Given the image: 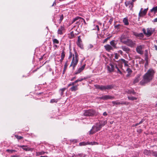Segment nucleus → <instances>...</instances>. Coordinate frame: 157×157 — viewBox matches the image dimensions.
<instances>
[{"instance_id":"nucleus-1","label":"nucleus","mask_w":157,"mask_h":157,"mask_svg":"<svg viewBox=\"0 0 157 157\" xmlns=\"http://www.w3.org/2000/svg\"><path fill=\"white\" fill-rule=\"evenodd\" d=\"M154 72L152 69H150L144 75L143 79L140 82V84L144 85L150 82L153 78Z\"/></svg>"},{"instance_id":"nucleus-2","label":"nucleus","mask_w":157,"mask_h":157,"mask_svg":"<svg viewBox=\"0 0 157 157\" xmlns=\"http://www.w3.org/2000/svg\"><path fill=\"white\" fill-rule=\"evenodd\" d=\"M73 56L70 67H72L73 69H74L77 65L78 61V55L76 51H75L74 53L73 54L71 51L69 52V55L68 59H70Z\"/></svg>"},{"instance_id":"nucleus-3","label":"nucleus","mask_w":157,"mask_h":157,"mask_svg":"<svg viewBox=\"0 0 157 157\" xmlns=\"http://www.w3.org/2000/svg\"><path fill=\"white\" fill-rule=\"evenodd\" d=\"M119 66V62L117 61H114L113 62L110 63L109 64V66H107V68L109 71L112 72L114 71L115 67L117 70V72L120 74H121L122 72L120 70L118 67Z\"/></svg>"},{"instance_id":"nucleus-4","label":"nucleus","mask_w":157,"mask_h":157,"mask_svg":"<svg viewBox=\"0 0 157 157\" xmlns=\"http://www.w3.org/2000/svg\"><path fill=\"white\" fill-rule=\"evenodd\" d=\"M106 123V121L103 122V123L101 124H97L93 126L92 128L89 132V134H92L97 132Z\"/></svg>"},{"instance_id":"nucleus-5","label":"nucleus","mask_w":157,"mask_h":157,"mask_svg":"<svg viewBox=\"0 0 157 157\" xmlns=\"http://www.w3.org/2000/svg\"><path fill=\"white\" fill-rule=\"evenodd\" d=\"M96 114V112L92 109L85 110L83 113L84 115L86 116H92Z\"/></svg>"},{"instance_id":"nucleus-6","label":"nucleus","mask_w":157,"mask_h":157,"mask_svg":"<svg viewBox=\"0 0 157 157\" xmlns=\"http://www.w3.org/2000/svg\"><path fill=\"white\" fill-rule=\"evenodd\" d=\"M97 98L99 99L107 100L114 99V97L110 95H103L101 97H98Z\"/></svg>"},{"instance_id":"nucleus-7","label":"nucleus","mask_w":157,"mask_h":157,"mask_svg":"<svg viewBox=\"0 0 157 157\" xmlns=\"http://www.w3.org/2000/svg\"><path fill=\"white\" fill-rule=\"evenodd\" d=\"M144 45H138L136 48V51L139 54L142 55L144 53Z\"/></svg>"},{"instance_id":"nucleus-8","label":"nucleus","mask_w":157,"mask_h":157,"mask_svg":"<svg viewBox=\"0 0 157 157\" xmlns=\"http://www.w3.org/2000/svg\"><path fill=\"white\" fill-rule=\"evenodd\" d=\"M135 1V0L126 1L125 2V5L126 6H128L130 9H132L133 6V2Z\"/></svg>"},{"instance_id":"nucleus-9","label":"nucleus","mask_w":157,"mask_h":157,"mask_svg":"<svg viewBox=\"0 0 157 157\" xmlns=\"http://www.w3.org/2000/svg\"><path fill=\"white\" fill-rule=\"evenodd\" d=\"M114 87L113 85H109L107 86H102L101 85L100 90H109L113 88Z\"/></svg>"},{"instance_id":"nucleus-10","label":"nucleus","mask_w":157,"mask_h":157,"mask_svg":"<svg viewBox=\"0 0 157 157\" xmlns=\"http://www.w3.org/2000/svg\"><path fill=\"white\" fill-rule=\"evenodd\" d=\"M147 31L146 35L150 36L153 33L155 30L151 28H148L147 29Z\"/></svg>"},{"instance_id":"nucleus-11","label":"nucleus","mask_w":157,"mask_h":157,"mask_svg":"<svg viewBox=\"0 0 157 157\" xmlns=\"http://www.w3.org/2000/svg\"><path fill=\"white\" fill-rule=\"evenodd\" d=\"M142 10L143 9L141 8L139 14V16L140 17H142L146 14L148 10V8L145 9L143 11H142Z\"/></svg>"},{"instance_id":"nucleus-12","label":"nucleus","mask_w":157,"mask_h":157,"mask_svg":"<svg viewBox=\"0 0 157 157\" xmlns=\"http://www.w3.org/2000/svg\"><path fill=\"white\" fill-rule=\"evenodd\" d=\"M127 45L131 47H134L136 45V43L135 41H133L130 40H128V42Z\"/></svg>"},{"instance_id":"nucleus-13","label":"nucleus","mask_w":157,"mask_h":157,"mask_svg":"<svg viewBox=\"0 0 157 157\" xmlns=\"http://www.w3.org/2000/svg\"><path fill=\"white\" fill-rule=\"evenodd\" d=\"M77 44L78 46L80 47L81 48H83V46L82 43V41L80 38V36L78 37V41L77 43Z\"/></svg>"},{"instance_id":"nucleus-14","label":"nucleus","mask_w":157,"mask_h":157,"mask_svg":"<svg viewBox=\"0 0 157 157\" xmlns=\"http://www.w3.org/2000/svg\"><path fill=\"white\" fill-rule=\"evenodd\" d=\"M112 103L113 104V106L114 105H126V102H121L119 101L118 100L116 101H112Z\"/></svg>"},{"instance_id":"nucleus-15","label":"nucleus","mask_w":157,"mask_h":157,"mask_svg":"<svg viewBox=\"0 0 157 157\" xmlns=\"http://www.w3.org/2000/svg\"><path fill=\"white\" fill-rule=\"evenodd\" d=\"M64 30V27L63 26H61L58 30V33L59 34L62 35Z\"/></svg>"},{"instance_id":"nucleus-16","label":"nucleus","mask_w":157,"mask_h":157,"mask_svg":"<svg viewBox=\"0 0 157 157\" xmlns=\"http://www.w3.org/2000/svg\"><path fill=\"white\" fill-rule=\"evenodd\" d=\"M104 48L105 50L108 52L113 49V47L109 44H107L104 46Z\"/></svg>"},{"instance_id":"nucleus-17","label":"nucleus","mask_w":157,"mask_h":157,"mask_svg":"<svg viewBox=\"0 0 157 157\" xmlns=\"http://www.w3.org/2000/svg\"><path fill=\"white\" fill-rule=\"evenodd\" d=\"M85 64H84L82 65L81 67L79 68L77 71L75 72L76 74H78L80 73L85 68Z\"/></svg>"},{"instance_id":"nucleus-18","label":"nucleus","mask_w":157,"mask_h":157,"mask_svg":"<svg viewBox=\"0 0 157 157\" xmlns=\"http://www.w3.org/2000/svg\"><path fill=\"white\" fill-rule=\"evenodd\" d=\"M78 20H79V21H82L83 20V22H84V23H85V24H86V22L85 21V20H84V19H83L81 17H75V18L73 19V20L72 21V22L73 23V22H75L76 21Z\"/></svg>"},{"instance_id":"nucleus-19","label":"nucleus","mask_w":157,"mask_h":157,"mask_svg":"<svg viewBox=\"0 0 157 157\" xmlns=\"http://www.w3.org/2000/svg\"><path fill=\"white\" fill-rule=\"evenodd\" d=\"M18 147H21L22 148L25 150V151H29L31 150V148L28 147L27 146L22 145V146H18Z\"/></svg>"},{"instance_id":"nucleus-20","label":"nucleus","mask_w":157,"mask_h":157,"mask_svg":"<svg viewBox=\"0 0 157 157\" xmlns=\"http://www.w3.org/2000/svg\"><path fill=\"white\" fill-rule=\"evenodd\" d=\"M92 142H81V143H80L79 144V145L80 146H85L86 145L88 144H92Z\"/></svg>"},{"instance_id":"nucleus-21","label":"nucleus","mask_w":157,"mask_h":157,"mask_svg":"<svg viewBox=\"0 0 157 157\" xmlns=\"http://www.w3.org/2000/svg\"><path fill=\"white\" fill-rule=\"evenodd\" d=\"M121 49L127 53L129 52L130 51V49L127 47L125 46H122L121 47Z\"/></svg>"},{"instance_id":"nucleus-22","label":"nucleus","mask_w":157,"mask_h":157,"mask_svg":"<svg viewBox=\"0 0 157 157\" xmlns=\"http://www.w3.org/2000/svg\"><path fill=\"white\" fill-rule=\"evenodd\" d=\"M78 85L76 86H73L70 88V90L72 91H75L78 90Z\"/></svg>"},{"instance_id":"nucleus-23","label":"nucleus","mask_w":157,"mask_h":157,"mask_svg":"<svg viewBox=\"0 0 157 157\" xmlns=\"http://www.w3.org/2000/svg\"><path fill=\"white\" fill-rule=\"evenodd\" d=\"M122 62L124 64V66L125 67H128V62L127 61H126L125 59H121Z\"/></svg>"},{"instance_id":"nucleus-24","label":"nucleus","mask_w":157,"mask_h":157,"mask_svg":"<svg viewBox=\"0 0 157 157\" xmlns=\"http://www.w3.org/2000/svg\"><path fill=\"white\" fill-rule=\"evenodd\" d=\"M110 44L112 46V47L114 48H116V44L115 43V40H113L110 42Z\"/></svg>"},{"instance_id":"nucleus-25","label":"nucleus","mask_w":157,"mask_h":157,"mask_svg":"<svg viewBox=\"0 0 157 157\" xmlns=\"http://www.w3.org/2000/svg\"><path fill=\"white\" fill-rule=\"evenodd\" d=\"M123 22L125 25H128L129 23L128 22V20L127 17L124 18L123 20Z\"/></svg>"},{"instance_id":"nucleus-26","label":"nucleus","mask_w":157,"mask_h":157,"mask_svg":"<svg viewBox=\"0 0 157 157\" xmlns=\"http://www.w3.org/2000/svg\"><path fill=\"white\" fill-rule=\"evenodd\" d=\"M6 151L8 152L9 154H12L13 153L17 152L16 150H10L9 149H7Z\"/></svg>"},{"instance_id":"nucleus-27","label":"nucleus","mask_w":157,"mask_h":157,"mask_svg":"<svg viewBox=\"0 0 157 157\" xmlns=\"http://www.w3.org/2000/svg\"><path fill=\"white\" fill-rule=\"evenodd\" d=\"M140 77L138 76L136 77L134 80L133 81V83H136L138 82L140 80Z\"/></svg>"},{"instance_id":"nucleus-28","label":"nucleus","mask_w":157,"mask_h":157,"mask_svg":"<svg viewBox=\"0 0 157 157\" xmlns=\"http://www.w3.org/2000/svg\"><path fill=\"white\" fill-rule=\"evenodd\" d=\"M134 35L136 36L137 37L143 38L144 37V35L142 33H136Z\"/></svg>"},{"instance_id":"nucleus-29","label":"nucleus","mask_w":157,"mask_h":157,"mask_svg":"<svg viewBox=\"0 0 157 157\" xmlns=\"http://www.w3.org/2000/svg\"><path fill=\"white\" fill-rule=\"evenodd\" d=\"M128 99L132 101L134 100H136L137 99V98H136L133 96H128Z\"/></svg>"},{"instance_id":"nucleus-30","label":"nucleus","mask_w":157,"mask_h":157,"mask_svg":"<svg viewBox=\"0 0 157 157\" xmlns=\"http://www.w3.org/2000/svg\"><path fill=\"white\" fill-rule=\"evenodd\" d=\"M151 12H154L155 13L156 12H157V6L153 8L151 10Z\"/></svg>"},{"instance_id":"nucleus-31","label":"nucleus","mask_w":157,"mask_h":157,"mask_svg":"<svg viewBox=\"0 0 157 157\" xmlns=\"http://www.w3.org/2000/svg\"><path fill=\"white\" fill-rule=\"evenodd\" d=\"M66 89V88H64L60 89L59 91L60 92L61 95L62 96L63 94V92Z\"/></svg>"},{"instance_id":"nucleus-32","label":"nucleus","mask_w":157,"mask_h":157,"mask_svg":"<svg viewBox=\"0 0 157 157\" xmlns=\"http://www.w3.org/2000/svg\"><path fill=\"white\" fill-rule=\"evenodd\" d=\"M128 39H127L126 40H124L122 38H121V42L127 45L128 42Z\"/></svg>"},{"instance_id":"nucleus-33","label":"nucleus","mask_w":157,"mask_h":157,"mask_svg":"<svg viewBox=\"0 0 157 157\" xmlns=\"http://www.w3.org/2000/svg\"><path fill=\"white\" fill-rule=\"evenodd\" d=\"M144 153L145 155H149L150 154V152L149 151L145 150L144 151Z\"/></svg>"},{"instance_id":"nucleus-34","label":"nucleus","mask_w":157,"mask_h":157,"mask_svg":"<svg viewBox=\"0 0 157 157\" xmlns=\"http://www.w3.org/2000/svg\"><path fill=\"white\" fill-rule=\"evenodd\" d=\"M53 44H58L59 43V41L56 39H54L52 40Z\"/></svg>"},{"instance_id":"nucleus-35","label":"nucleus","mask_w":157,"mask_h":157,"mask_svg":"<svg viewBox=\"0 0 157 157\" xmlns=\"http://www.w3.org/2000/svg\"><path fill=\"white\" fill-rule=\"evenodd\" d=\"M67 62L64 65V70H63V74H64L65 72V71L67 69Z\"/></svg>"},{"instance_id":"nucleus-36","label":"nucleus","mask_w":157,"mask_h":157,"mask_svg":"<svg viewBox=\"0 0 157 157\" xmlns=\"http://www.w3.org/2000/svg\"><path fill=\"white\" fill-rule=\"evenodd\" d=\"M65 56V54L64 51H63L61 54V58L62 59H64Z\"/></svg>"},{"instance_id":"nucleus-37","label":"nucleus","mask_w":157,"mask_h":157,"mask_svg":"<svg viewBox=\"0 0 157 157\" xmlns=\"http://www.w3.org/2000/svg\"><path fill=\"white\" fill-rule=\"evenodd\" d=\"M57 101H58V100L57 99H52L51 100L50 102L52 103H53L54 102H57Z\"/></svg>"},{"instance_id":"nucleus-38","label":"nucleus","mask_w":157,"mask_h":157,"mask_svg":"<svg viewBox=\"0 0 157 157\" xmlns=\"http://www.w3.org/2000/svg\"><path fill=\"white\" fill-rule=\"evenodd\" d=\"M110 38V37H107V38H105V40H104L103 43H105L107 42L108 40H109Z\"/></svg>"},{"instance_id":"nucleus-39","label":"nucleus","mask_w":157,"mask_h":157,"mask_svg":"<svg viewBox=\"0 0 157 157\" xmlns=\"http://www.w3.org/2000/svg\"><path fill=\"white\" fill-rule=\"evenodd\" d=\"M126 71L129 74H131L132 72V71L129 68H128Z\"/></svg>"},{"instance_id":"nucleus-40","label":"nucleus","mask_w":157,"mask_h":157,"mask_svg":"<svg viewBox=\"0 0 157 157\" xmlns=\"http://www.w3.org/2000/svg\"><path fill=\"white\" fill-rule=\"evenodd\" d=\"M15 137L17 139H18V140L21 139L23 138L22 137L20 136H19L18 135H15Z\"/></svg>"},{"instance_id":"nucleus-41","label":"nucleus","mask_w":157,"mask_h":157,"mask_svg":"<svg viewBox=\"0 0 157 157\" xmlns=\"http://www.w3.org/2000/svg\"><path fill=\"white\" fill-rule=\"evenodd\" d=\"M84 79L83 78H81L80 79H78L75 81V82H76V83L78 82H81Z\"/></svg>"},{"instance_id":"nucleus-42","label":"nucleus","mask_w":157,"mask_h":157,"mask_svg":"<svg viewBox=\"0 0 157 157\" xmlns=\"http://www.w3.org/2000/svg\"><path fill=\"white\" fill-rule=\"evenodd\" d=\"M95 87H96V88L98 89H100V88L101 86H100L99 85H95Z\"/></svg>"},{"instance_id":"nucleus-43","label":"nucleus","mask_w":157,"mask_h":157,"mask_svg":"<svg viewBox=\"0 0 157 157\" xmlns=\"http://www.w3.org/2000/svg\"><path fill=\"white\" fill-rule=\"evenodd\" d=\"M119 55L117 53H115V58L116 59H118L119 57Z\"/></svg>"},{"instance_id":"nucleus-44","label":"nucleus","mask_w":157,"mask_h":157,"mask_svg":"<svg viewBox=\"0 0 157 157\" xmlns=\"http://www.w3.org/2000/svg\"><path fill=\"white\" fill-rule=\"evenodd\" d=\"M45 153V152L42 151L41 152H39L38 154L39 155H42L44 154Z\"/></svg>"},{"instance_id":"nucleus-45","label":"nucleus","mask_w":157,"mask_h":157,"mask_svg":"<svg viewBox=\"0 0 157 157\" xmlns=\"http://www.w3.org/2000/svg\"><path fill=\"white\" fill-rule=\"evenodd\" d=\"M60 21L61 22L63 19V15H60Z\"/></svg>"},{"instance_id":"nucleus-46","label":"nucleus","mask_w":157,"mask_h":157,"mask_svg":"<svg viewBox=\"0 0 157 157\" xmlns=\"http://www.w3.org/2000/svg\"><path fill=\"white\" fill-rule=\"evenodd\" d=\"M120 26V25H115L114 27L116 29H118L119 28V27Z\"/></svg>"},{"instance_id":"nucleus-47","label":"nucleus","mask_w":157,"mask_h":157,"mask_svg":"<svg viewBox=\"0 0 157 157\" xmlns=\"http://www.w3.org/2000/svg\"><path fill=\"white\" fill-rule=\"evenodd\" d=\"M142 30H143V33H144L146 35L147 32H146V30L145 29H143Z\"/></svg>"},{"instance_id":"nucleus-48","label":"nucleus","mask_w":157,"mask_h":157,"mask_svg":"<svg viewBox=\"0 0 157 157\" xmlns=\"http://www.w3.org/2000/svg\"><path fill=\"white\" fill-rule=\"evenodd\" d=\"M144 119H142L141 121L139 123H138V124H141L144 121Z\"/></svg>"},{"instance_id":"nucleus-49","label":"nucleus","mask_w":157,"mask_h":157,"mask_svg":"<svg viewBox=\"0 0 157 157\" xmlns=\"http://www.w3.org/2000/svg\"><path fill=\"white\" fill-rule=\"evenodd\" d=\"M107 113H106V112H104L103 113V115L104 116H107Z\"/></svg>"},{"instance_id":"nucleus-50","label":"nucleus","mask_w":157,"mask_h":157,"mask_svg":"<svg viewBox=\"0 0 157 157\" xmlns=\"http://www.w3.org/2000/svg\"><path fill=\"white\" fill-rule=\"evenodd\" d=\"M96 27L97 28V30L98 31H99V26L98 25H96Z\"/></svg>"},{"instance_id":"nucleus-51","label":"nucleus","mask_w":157,"mask_h":157,"mask_svg":"<svg viewBox=\"0 0 157 157\" xmlns=\"http://www.w3.org/2000/svg\"><path fill=\"white\" fill-rule=\"evenodd\" d=\"M113 19H110V20H109V22L111 24V23H112V21H113Z\"/></svg>"},{"instance_id":"nucleus-52","label":"nucleus","mask_w":157,"mask_h":157,"mask_svg":"<svg viewBox=\"0 0 157 157\" xmlns=\"http://www.w3.org/2000/svg\"><path fill=\"white\" fill-rule=\"evenodd\" d=\"M75 78H76V77H73V78H72L71 79V81H73L74 79H75Z\"/></svg>"},{"instance_id":"nucleus-53","label":"nucleus","mask_w":157,"mask_h":157,"mask_svg":"<svg viewBox=\"0 0 157 157\" xmlns=\"http://www.w3.org/2000/svg\"><path fill=\"white\" fill-rule=\"evenodd\" d=\"M71 34L72 36L73 37L74 36V35L73 32H72L71 33Z\"/></svg>"},{"instance_id":"nucleus-54","label":"nucleus","mask_w":157,"mask_h":157,"mask_svg":"<svg viewBox=\"0 0 157 157\" xmlns=\"http://www.w3.org/2000/svg\"><path fill=\"white\" fill-rule=\"evenodd\" d=\"M119 53H120V54H122V53H123V52L122 51H121V50H120L119 51Z\"/></svg>"},{"instance_id":"nucleus-55","label":"nucleus","mask_w":157,"mask_h":157,"mask_svg":"<svg viewBox=\"0 0 157 157\" xmlns=\"http://www.w3.org/2000/svg\"><path fill=\"white\" fill-rule=\"evenodd\" d=\"M130 93H132L133 94H135V92L134 91H131Z\"/></svg>"},{"instance_id":"nucleus-56","label":"nucleus","mask_w":157,"mask_h":157,"mask_svg":"<svg viewBox=\"0 0 157 157\" xmlns=\"http://www.w3.org/2000/svg\"><path fill=\"white\" fill-rule=\"evenodd\" d=\"M19 157V156H18L16 155H13L12 156H11V157Z\"/></svg>"},{"instance_id":"nucleus-57","label":"nucleus","mask_w":157,"mask_h":157,"mask_svg":"<svg viewBox=\"0 0 157 157\" xmlns=\"http://www.w3.org/2000/svg\"><path fill=\"white\" fill-rule=\"evenodd\" d=\"M76 83V82H75V81L74 82H72L71 83L72 86H74V85Z\"/></svg>"},{"instance_id":"nucleus-58","label":"nucleus","mask_w":157,"mask_h":157,"mask_svg":"<svg viewBox=\"0 0 157 157\" xmlns=\"http://www.w3.org/2000/svg\"><path fill=\"white\" fill-rule=\"evenodd\" d=\"M154 22H157V18H156L154 19Z\"/></svg>"},{"instance_id":"nucleus-59","label":"nucleus","mask_w":157,"mask_h":157,"mask_svg":"<svg viewBox=\"0 0 157 157\" xmlns=\"http://www.w3.org/2000/svg\"><path fill=\"white\" fill-rule=\"evenodd\" d=\"M138 125H139V124H138V123H137L136 124H135V125H133V126H137Z\"/></svg>"},{"instance_id":"nucleus-60","label":"nucleus","mask_w":157,"mask_h":157,"mask_svg":"<svg viewBox=\"0 0 157 157\" xmlns=\"http://www.w3.org/2000/svg\"><path fill=\"white\" fill-rule=\"evenodd\" d=\"M154 155L155 156H157V153H154Z\"/></svg>"},{"instance_id":"nucleus-61","label":"nucleus","mask_w":157,"mask_h":157,"mask_svg":"<svg viewBox=\"0 0 157 157\" xmlns=\"http://www.w3.org/2000/svg\"><path fill=\"white\" fill-rule=\"evenodd\" d=\"M155 49H156V50H157V46L155 45Z\"/></svg>"},{"instance_id":"nucleus-62","label":"nucleus","mask_w":157,"mask_h":157,"mask_svg":"<svg viewBox=\"0 0 157 157\" xmlns=\"http://www.w3.org/2000/svg\"><path fill=\"white\" fill-rule=\"evenodd\" d=\"M72 86L71 83H70L68 85V87L70 86Z\"/></svg>"},{"instance_id":"nucleus-63","label":"nucleus","mask_w":157,"mask_h":157,"mask_svg":"<svg viewBox=\"0 0 157 157\" xmlns=\"http://www.w3.org/2000/svg\"><path fill=\"white\" fill-rule=\"evenodd\" d=\"M40 157H48L47 156H41Z\"/></svg>"},{"instance_id":"nucleus-64","label":"nucleus","mask_w":157,"mask_h":157,"mask_svg":"<svg viewBox=\"0 0 157 157\" xmlns=\"http://www.w3.org/2000/svg\"><path fill=\"white\" fill-rule=\"evenodd\" d=\"M63 59H62V58H61V59H60V61L61 62H62Z\"/></svg>"}]
</instances>
